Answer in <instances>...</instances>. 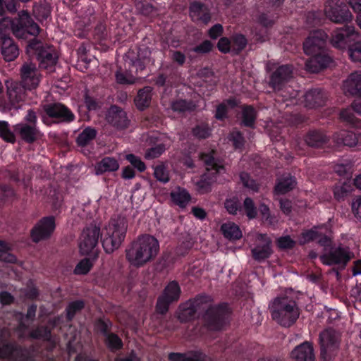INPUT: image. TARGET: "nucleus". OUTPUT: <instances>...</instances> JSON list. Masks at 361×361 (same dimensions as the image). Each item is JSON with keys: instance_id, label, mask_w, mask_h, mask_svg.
<instances>
[{"instance_id": "obj_59", "label": "nucleus", "mask_w": 361, "mask_h": 361, "mask_svg": "<svg viewBox=\"0 0 361 361\" xmlns=\"http://www.w3.org/2000/svg\"><path fill=\"white\" fill-rule=\"evenodd\" d=\"M154 175L161 182L167 183L169 180V173L163 165H159L155 167Z\"/></svg>"}, {"instance_id": "obj_48", "label": "nucleus", "mask_w": 361, "mask_h": 361, "mask_svg": "<svg viewBox=\"0 0 361 361\" xmlns=\"http://www.w3.org/2000/svg\"><path fill=\"white\" fill-rule=\"evenodd\" d=\"M85 307V303L82 300H75L68 304L66 307L67 319L72 320L75 314L82 310Z\"/></svg>"}, {"instance_id": "obj_45", "label": "nucleus", "mask_w": 361, "mask_h": 361, "mask_svg": "<svg viewBox=\"0 0 361 361\" xmlns=\"http://www.w3.org/2000/svg\"><path fill=\"white\" fill-rule=\"evenodd\" d=\"M247 44L246 37L242 34H235L232 36L233 51L238 54L243 50Z\"/></svg>"}, {"instance_id": "obj_8", "label": "nucleus", "mask_w": 361, "mask_h": 361, "mask_svg": "<svg viewBox=\"0 0 361 361\" xmlns=\"http://www.w3.org/2000/svg\"><path fill=\"white\" fill-rule=\"evenodd\" d=\"M40 28L29 13L22 11L18 18H14L13 35L19 39H27L29 36L36 37Z\"/></svg>"}, {"instance_id": "obj_11", "label": "nucleus", "mask_w": 361, "mask_h": 361, "mask_svg": "<svg viewBox=\"0 0 361 361\" xmlns=\"http://www.w3.org/2000/svg\"><path fill=\"white\" fill-rule=\"evenodd\" d=\"M21 84L29 90H33L38 87L42 75L35 63L32 61L25 62L20 70Z\"/></svg>"}, {"instance_id": "obj_30", "label": "nucleus", "mask_w": 361, "mask_h": 361, "mask_svg": "<svg viewBox=\"0 0 361 361\" xmlns=\"http://www.w3.org/2000/svg\"><path fill=\"white\" fill-rule=\"evenodd\" d=\"M119 169V164L114 157H106L95 165L97 174H102L106 172L116 171Z\"/></svg>"}, {"instance_id": "obj_19", "label": "nucleus", "mask_w": 361, "mask_h": 361, "mask_svg": "<svg viewBox=\"0 0 361 361\" xmlns=\"http://www.w3.org/2000/svg\"><path fill=\"white\" fill-rule=\"evenodd\" d=\"M13 130L20 138L28 144L37 141L40 137L37 126L20 123L13 126Z\"/></svg>"}, {"instance_id": "obj_27", "label": "nucleus", "mask_w": 361, "mask_h": 361, "mask_svg": "<svg viewBox=\"0 0 361 361\" xmlns=\"http://www.w3.org/2000/svg\"><path fill=\"white\" fill-rule=\"evenodd\" d=\"M359 137L358 135L352 131L342 130L333 135V140L338 145L353 147L359 144Z\"/></svg>"}, {"instance_id": "obj_14", "label": "nucleus", "mask_w": 361, "mask_h": 361, "mask_svg": "<svg viewBox=\"0 0 361 361\" xmlns=\"http://www.w3.org/2000/svg\"><path fill=\"white\" fill-rule=\"evenodd\" d=\"M102 236L100 228L96 225H90L85 228L80 238V250L82 255H88L98 243Z\"/></svg>"}, {"instance_id": "obj_46", "label": "nucleus", "mask_w": 361, "mask_h": 361, "mask_svg": "<svg viewBox=\"0 0 361 361\" xmlns=\"http://www.w3.org/2000/svg\"><path fill=\"white\" fill-rule=\"evenodd\" d=\"M16 133L12 132L6 121H0V137L5 141L14 143L16 141Z\"/></svg>"}, {"instance_id": "obj_31", "label": "nucleus", "mask_w": 361, "mask_h": 361, "mask_svg": "<svg viewBox=\"0 0 361 361\" xmlns=\"http://www.w3.org/2000/svg\"><path fill=\"white\" fill-rule=\"evenodd\" d=\"M152 87L146 86L140 90L135 98V103L139 110H144L150 105Z\"/></svg>"}, {"instance_id": "obj_56", "label": "nucleus", "mask_w": 361, "mask_h": 361, "mask_svg": "<svg viewBox=\"0 0 361 361\" xmlns=\"http://www.w3.org/2000/svg\"><path fill=\"white\" fill-rule=\"evenodd\" d=\"M92 267V263L90 259L85 258L82 259L75 267L74 273L75 274H86Z\"/></svg>"}, {"instance_id": "obj_20", "label": "nucleus", "mask_w": 361, "mask_h": 361, "mask_svg": "<svg viewBox=\"0 0 361 361\" xmlns=\"http://www.w3.org/2000/svg\"><path fill=\"white\" fill-rule=\"evenodd\" d=\"M189 13L193 21H199L204 24L209 23L212 18L209 8L200 1H194L190 4Z\"/></svg>"}, {"instance_id": "obj_24", "label": "nucleus", "mask_w": 361, "mask_h": 361, "mask_svg": "<svg viewBox=\"0 0 361 361\" xmlns=\"http://www.w3.org/2000/svg\"><path fill=\"white\" fill-rule=\"evenodd\" d=\"M149 53V51L146 49L143 50L140 49L137 54L133 51H129L126 54V61L129 65L135 67L136 71H143L145 68L147 62L149 61L147 56Z\"/></svg>"}, {"instance_id": "obj_6", "label": "nucleus", "mask_w": 361, "mask_h": 361, "mask_svg": "<svg viewBox=\"0 0 361 361\" xmlns=\"http://www.w3.org/2000/svg\"><path fill=\"white\" fill-rule=\"evenodd\" d=\"M229 315L226 304L209 306L203 315L204 326L209 330L219 331L226 324Z\"/></svg>"}, {"instance_id": "obj_64", "label": "nucleus", "mask_w": 361, "mask_h": 361, "mask_svg": "<svg viewBox=\"0 0 361 361\" xmlns=\"http://www.w3.org/2000/svg\"><path fill=\"white\" fill-rule=\"evenodd\" d=\"M115 76L117 82L123 85L134 84L137 80L133 75H126L124 73L121 72H116Z\"/></svg>"}, {"instance_id": "obj_15", "label": "nucleus", "mask_w": 361, "mask_h": 361, "mask_svg": "<svg viewBox=\"0 0 361 361\" xmlns=\"http://www.w3.org/2000/svg\"><path fill=\"white\" fill-rule=\"evenodd\" d=\"M55 228V218L53 216L42 218L30 231L31 238L35 243L47 239Z\"/></svg>"}, {"instance_id": "obj_39", "label": "nucleus", "mask_w": 361, "mask_h": 361, "mask_svg": "<svg viewBox=\"0 0 361 361\" xmlns=\"http://www.w3.org/2000/svg\"><path fill=\"white\" fill-rule=\"evenodd\" d=\"M14 18L5 17L0 19V39L6 40L10 37L11 32L13 34Z\"/></svg>"}, {"instance_id": "obj_13", "label": "nucleus", "mask_w": 361, "mask_h": 361, "mask_svg": "<svg viewBox=\"0 0 361 361\" xmlns=\"http://www.w3.org/2000/svg\"><path fill=\"white\" fill-rule=\"evenodd\" d=\"M42 109L49 118L55 119V123H71L75 120L73 113L60 102L44 104Z\"/></svg>"}, {"instance_id": "obj_23", "label": "nucleus", "mask_w": 361, "mask_h": 361, "mask_svg": "<svg viewBox=\"0 0 361 361\" xmlns=\"http://www.w3.org/2000/svg\"><path fill=\"white\" fill-rule=\"evenodd\" d=\"M305 144L313 148H320L329 141V137L320 130H310L304 136Z\"/></svg>"}, {"instance_id": "obj_58", "label": "nucleus", "mask_w": 361, "mask_h": 361, "mask_svg": "<svg viewBox=\"0 0 361 361\" xmlns=\"http://www.w3.org/2000/svg\"><path fill=\"white\" fill-rule=\"evenodd\" d=\"M277 246L282 250L292 249L295 245V241L290 235L280 237L276 241Z\"/></svg>"}, {"instance_id": "obj_2", "label": "nucleus", "mask_w": 361, "mask_h": 361, "mask_svg": "<svg viewBox=\"0 0 361 361\" xmlns=\"http://www.w3.org/2000/svg\"><path fill=\"white\" fill-rule=\"evenodd\" d=\"M159 251L158 240L149 234H143L133 241L126 250V258L130 265L141 267L154 260Z\"/></svg>"}, {"instance_id": "obj_44", "label": "nucleus", "mask_w": 361, "mask_h": 361, "mask_svg": "<svg viewBox=\"0 0 361 361\" xmlns=\"http://www.w3.org/2000/svg\"><path fill=\"white\" fill-rule=\"evenodd\" d=\"M210 298L205 295H197L195 298L189 300L188 302L190 303L193 309L197 312L204 310L209 305Z\"/></svg>"}, {"instance_id": "obj_37", "label": "nucleus", "mask_w": 361, "mask_h": 361, "mask_svg": "<svg viewBox=\"0 0 361 361\" xmlns=\"http://www.w3.org/2000/svg\"><path fill=\"white\" fill-rule=\"evenodd\" d=\"M171 197L176 204L183 208L185 207L191 198L188 192L180 188H178L176 190L171 192Z\"/></svg>"}, {"instance_id": "obj_60", "label": "nucleus", "mask_w": 361, "mask_h": 361, "mask_svg": "<svg viewBox=\"0 0 361 361\" xmlns=\"http://www.w3.org/2000/svg\"><path fill=\"white\" fill-rule=\"evenodd\" d=\"M171 303L172 302L168 300L162 295H161L160 297H159L157 302V312L161 314H166L169 310V307Z\"/></svg>"}, {"instance_id": "obj_62", "label": "nucleus", "mask_w": 361, "mask_h": 361, "mask_svg": "<svg viewBox=\"0 0 361 361\" xmlns=\"http://www.w3.org/2000/svg\"><path fill=\"white\" fill-rule=\"evenodd\" d=\"M302 237L304 239V243L313 240H317L320 236V232L316 230V227L312 229L305 231L302 233Z\"/></svg>"}, {"instance_id": "obj_51", "label": "nucleus", "mask_w": 361, "mask_h": 361, "mask_svg": "<svg viewBox=\"0 0 361 361\" xmlns=\"http://www.w3.org/2000/svg\"><path fill=\"white\" fill-rule=\"evenodd\" d=\"M0 261L7 263H15L17 261L16 257L8 251L6 243L1 240H0Z\"/></svg>"}, {"instance_id": "obj_34", "label": "nucleus", "mask_w": 361, "mask_h": 361, "mask_svg": "<svg viewBox=\"0 0 361 361\" xmlns=\"http://www.w3.org/2000/svg\"><path fill=\"white\" fill-rule=\"evenodd\" d=\"M296 180L290 174L283 176L275 186V190L279 194H286L292 190L296 185Z\"/></svg>"}, {"instance_id": "obj_61", "label": "nucleus", "mask_w": 361, "mask_h": 361, "mask_svg": "<svg viewBox=\"0 0 361 361\" xmlns=\"http://www.w3.org/2000/svg\"><path fill=\"white\" fill-rule=\"evenodd\" d=\"M17 350V346L12 343H6L0 346V357H11Z\"/></svg>"}, {"instance_id": "obj_5", "label": "nucleus", "mask_w": 361, "mask_h": 361, "mask_svg": "<svg viewBox=\"0 0 361 361\" xmlns=\"http://www.w3.org/2000/svg\"><path fill=\"white\" fill-rule=\"evenodd\" d=\"M357 37L358 33L355 31V27L346 25L334 31L331 43L334 47L341 49L348 46V52L351 60L354 62L361 63V41L348 45Z\"/></svg>"}, {"instance_id": "obj_12", "label": "nucleus", "mask_w": 361, "mask_h": 361, "mask_svg": "<svg viewBox=\"0 0 361 361\" xmlns=\"http://www.w3.org/2000/svg\"><path fill=\"white\" fill-rule=\"evenodd\" d=\"M293 78V66L288 64L281 65L270 74L269 86L274 91H280Z\"/></svg>"}, {"instance_id": "obj_40", "label": "nucleus", "mask_w": 361, "mask_h": 361, "mask_svg": "<svg viewBox=\"0 0 361 361\" xmlns=\"http://www.w3.org/2000/svg\"><path fill=\"white\" fill-rule=\"evenodd\" d=\"M171 108L173 111L184 113L194 111L196 109V105L192 101L180 99L171 102Z\"/></svg>"}, {"instance_id": "obj_18", "label": "nucleus", "mask_w": 361, "mask_h": 361, "mask_svg": "<svg viewBox=\"0 0 361 361\" xmlns=\"http://www.w3.org/2000/svg\"><path fill=\"white\" fill-rule=\"evenodd\" d=\"M39 61V67L52 73L58 61V56L52 47H42L37 55Z\"/></svg>"}, {"instance_id": "obj_21", "label": "nucleus", "mask_w": 361, "mask_h": 361, "mask_svg": "<svg viewBox=\"0 0 361 361\" xmlns=\"http://www.w3.org/2000/svg\"><path fill=\"white\" fill-rule=\"evenodd\" d=\"M343 90L345 94L361 97V71L350 73L343 81Z\"/></svg>"}, {"instance_id": "obj_26", "label": "nucleus", "mask_w": 361, "mask_h": 361, "mask_svg": "<svg viewBox=\"0 0 361 361\" xmlns=\"http://www.w3.org/2000/svg\"><path fill=\"white\" fill-rule=\"evenodd\" d=\"M25 89L22 84L11 82L7 86V95L11 105L18 109V104L25 98Z\"/></svg>"}, {"instance_id": "obj_63", "label": "nucleus", "mask_w": 361, "mask_h": 361, "mask_svg": "<svg viewBox=\"0 0 361 361\" xmlns=\"http://www.w3.org/2000/svg\"><path fill=\"white\" fill-rule=\"evenodd\" d=\"M212 48L213 44L209 40H205L200 44L192 48L191 51L198 54H207L211 51Z\"/></svg>"}, {"instance_id": "obj_35", "label": "nucleus", "mask_w": 361, "mask_h": 361, "mask_svg": "<svg viewBox=\"0 0 361 361\" xmlns=\"http://www.w3.org/2000/svg\"><path fill=\"white\" fill-rule=\"evenodd\" d=\"M257 118V111L252 106L245 105L242 107L241 123L249 128H253Z\"/></svg>"}, {"instance_id": "obj_53", "label": "nucleus", "mask_w": 361, "mask_h": 361, "mask_svg": "<svg viewBox=\"0 0 361 361\" xmlns=\"http://www.w3.org/2000/svg\"><path fill=\"white\" fill-rule=\"evenodd\" d=\"M350 191L351 186L346 183L341 185H336L334 189L335 198L338 200H343Z\"/></svg>"}, {"instance_id": "obj_1", "label": "nucleus", "mask_w": 361, "mask_h": 361, "mask_svg": "<svg viewBox=\"0 0 361 361\" xmlns=\"http://www.w3.org/2000/svg\"><path fill=\"white\" fill-rule=\"evenodd\" d=\"M327 34L322 30L311 32L303 42L305 54L312 56L305 62L306 70L311 73H318L332 62L326 48Z\"/></svg>"}, {"instance_id": "obj_49", "label": "nucleus", "mask_w": 361, "mask_h": 361, "mask_svg": "<svg viewBox=\"0 0 361 361\" xmlns=\"http://www.w3.org/2000/svg\"><path fill=\"white\" fill-rule=\"evenodd\" d=\"M240 179L244 187L252 190L254 192H257L259 188V185L252 179L250 174L246 172L240 173Z\"/></svg>"}, {"instance_id": "obj_47", "label": "nucleus", "mask_w": 361, "mask_h": 361, "mask_svg": "<svg viewBox=\"0 0 361 361\" xmlns=\"http://www.w3.org/2000/svg\"><path fill=\"white\" fill-rule=\"evenodd\" d=\"M224 207L230 214L235 215L241 210V204L238 197H233L225 200Z\"/></svg>"}, {"instance_id": "obj_41", "label": "nucleus", "mask_w": 361, "mask_h": 361, "mask_svg": "<svg viewBox=\"0 0 361 361\" xmlns=\"http://www.w3.org/2000/svg\"><path fill=\"white\" fill-rule=\"evenodd\" d=\"M29 337L32 339H39L44 341H51V330L45 326H39L32 330L29 334Z\"/></svg>"}, {"instance_id": "obj_42", "label": "nucleus", "mask_w": 361, "mask_h": 361, "mask_svg": "<svg viewBox=\"0 0 361 361\" xmlns=\"http://www.w3.org/2000/svg\"><path fill=\"white\" fill-rule=\"evenodd\" d=\"M97 131L92 128H85L78 136L76 142L80 147H85L95 138Z\"/></svg>"}, {"instance_id": "obj_32", "label": "nucleus", "mask_w": 361, "mask_h": 361, "mask_svg": "<svg viewBox=\"0 0 361 361\" xmlns=\"http://www.w3.org/2000/svg\"><path fill=\"white\" fill-rule=\"evenodd\" d=\"M170 361H209L206 355L195 352L189 355L178 353H171L169 355Z\"/></svg>"}, {"instance_id": "obj_52", "label": "nucleus", "mask_w": 361, "mask_h": 361, "mask_svg": "<svg viewBox=\"0 0 361 361\" xmlns=\"http://www.w3.org/2000/svg\"><path fill=\"white\" fill-rule=\"evenodd\" d=\"M259 210L262 215V219L269 225H274L276 223V220L274 216L270 214L269 207L264 203H261L259 206Z\"/></svg>"}, {"instance_id": "obj_17", "label": "nucleus", "mask_w": 361, "mask_h": 361, "mask_svg": "<svg viewBox=\"0 0 361 361\" xmlns=\"http://www.w3.org/2000/svg\"><path fill=\"white\" fill-rule=\"evenodd\" d=\"M105 118L109 124L118 130L126 129L130 124V120L126 111L116 105H111L109 107Z\"/></svg>"}, {"instance_id": "obj_36", "label": "nucleus", "mask_w": 361, "mask_h": 361, "mask_svg": "<svg viewBox=\"0 0 361 361\" xmlns=\"http://www.w3.org/2000/svg\"><path fill=\"white\" fill-rule=\"evenodd\" d=\"M221 231L225 238L229 240H238L242 237L239 227L234 223H226L221 225Z\"/></svg>"}, {"instance_id": "obj_3", "label": "nucleus", "mask_w": 361, "mask_h": 361, "mask_svg": "<svg viewBox=\"0 0 361 361\" xmlns=\"http://www.w3.org/2000/svg\"><path fill=\"white\" fill-rule=\"evenodd\" d=\"M127 230L128 220L124 216L116 215L110 219L102 234V246L106 253H112L121 247Z\"/></svg>"}, {"instance_id": "obj_4", "label": "nucleus", "mask_w": 361, "mask_h": 361, "mask_svg": "<svg viewBox=\"0 0 361 361\" xmlns=\"http://www.w3.org/2000/svg\"><path fill=\"white\" fill-rule=\"evenodd\" d=\"M271 317L280 325L289 327L300 316L296 302L288 296L274 298L269 306Z\"/></svg>"}, {"instance_id": "obj_9", "label": "nucleus", "mask_w": 361, "mask_h": 361, "mask_svg": "<svg viewBox=\"0 0 361 361\" xmlns=\"http://www.w3.org/2000/svg\"><path fill=\"white\" fill-rule=\"evenodd\" d=\"M324 11L326 18L337 24H347L353 20L348 6L341 0H328Z\"/></svg>"}, {"instance_id": "obj_43", "label": "nucleus", "mask_w": 361, "mask_h": 361, "mask_svg": "<svg viewBox=\"0 0 361 361\" xmlns=\"http://www.w3.org/2000/svg\"><path fill=\"white\" fill-rule=\"evenodd\" d=\"M201 159L207 166V172H214V173H219L221 171H224V167L216 163L214 158L207 154H201Z\"/></svg>"}, {"instance_id": "obj_10", "label": "nucleus", "mask_w": 361, "mask_h": 361, "mask_svg": "<svg viewBox=\"0 0 361 361\" xmlns=\"http://www.w3.org/2000/svg\"><path fill=\"white\" fill-rule=\"evenodd\" d=\"M354 257V254L348 247L338 246L329 253L320 256L324 264L331 266L338 265L340 269H344L349 261Z\"/></svg>"}, {"instance_id": "obj_28", "label": "nucleus", "mask_w": 361, "mask_h": 361, "mask_svg": "<svg viewBox=\"0 0 361 361\" xmlns=\"http://www.w3.org/2000/svg\"><path fill=\"white\" fill-rule=\"evenodd\" d=\"M1 52L5 61H12L19 55V49L12 38H7L1 41Z\"/></svg>"}, {"instance_id": "obj_38", "label": "nucleus", "mask_w": 361, "mask_h": 361, "mask_svg": "<svg viewBox=\"0 0 361 361\" xmlns=\"http://www.w3.org/2000/svg\"><path fill=\"white\" fill-rule=\"evenodd\" d=\"M180 294V288L179 285L176 281H171L164 288L161 295L170 302H173L178 300Z\"/></svg>"}, {"instance_id": "obj_16", "label": "nucleus", "mask_w": 361, "mask_h": 361, "mask_svg": "<svg viewBox=\"0 0 361 361\" xmlns=\"http://www.w3.org/2000/svg\"><path fill=\"white\" fill-rule=\"evenodd\" d=\"M271 244V238L266 234H258L255 246L251 250L252 258L259 262L269 258L273 253Z\"/></svg>"}, {"instance_id": "obj_22", "label": "nucleus", "mask_w": 361, "mask_h": 361, "mask_svg": "<svg viewBox=\"0 0 361 361\" xmlns=\"http://www.w3.org/2000/svg\"><path fill=\"white\" fill-rule=\"evenodd\" d=\"M293 361H314L315 357L312 343L305 341L296 346L291 352Z\"/></svg>"}, {"instance_id": "obj_54", "label": "nucleus", "mask_w": 361, "mask_h": 361, "mask_svg": "<svg viewBox=\"0 0 361 361\" xmlns=\"http://www.w3.org/2000/svg\"><path fill=\"white\" fill-rule=\"evenodd\" d=\"M137 10L144 16H149L156 13L157 8L150 3L140 1L136 5Z\"/></svg>"}, {"instance_id": "obj_29", "label": "nucleus", "mask_w": 361, "mask_h": 361, "mask_svg": "<svg viewBox=\"0 0 361 361\" xmlns=\"http://www.w3.org/2000/svg\"><path fill=\"white\" fill-rule=\"evenodd\" d=\"M216 175L214 172H206L202 175L200 180L196 183L198 192L206 194L211 192L212 185L217 180Z\"/></svg>"}, {"instance_id": "obj_55", "label": "nucleus", "mask_w": 361, "mask_h": 361, "mask_svg": "<svg viewBox=\"0 0 361 361\" xmlns=\"http://www.w3.org/2000/svg\"><path fill=\"white\" fill-rule=\"evenodd\" d=\"M243 207L248 219H252L256 217L257 214V209L252 199L246 197L243 202Z\"/></svg>"}, {"instance_id": "obj_7", "label": "nucleus", "mask_w": 361, "mask_h": 361, "mask_svg": "<svg viewBox=\"0 0 361 361\" xmlns=\"http://www.w3.org/2000/svg\"><path fill=\"white\" fill-rule=\"evenodd\" d=\"M340 337V334L332 328L320 332V356L322 361H329L335 356L339 347Z\"/></svg>"}, {"instance_id": "obj_33", "label": "nucleus", "mask_w": 361, "mask_h": 361, "mask_svg": "<svg viewBox=\"0 0 361 361\" xmlns=\"http://www.w3.org/2000/svg\"><path fill=\"white\" fill-rule=\"evenodd\" d=\"M197 314V312L188 301L180 305L178 307L177 318L181 323H186L193 320Z\"/></svg>"}, {"instance_id": "obj_25", "label": "nucleus", "mask_w": 361, "mask_h": 361, "mask_svg": "<svg viewBox=\"0 0 361 361\" xmlns=\"http://www.w3.org/2000/svg\"><path fill=\"white\" fill-rule=\"evenodd\" d=\"M327 97V94L322 89L310 90L305 94V105L310 108L323 106Z\"/></svg>"}, {"instance_id": "obj_50", "label": "nucleus", "mask_w": 361, "mask_h": 361, "mask_svg": "<svg viewBox=\"0 0 361 361\" xmlns=\"http://www.w3.org/2000/svg\"><path fill=\"white\" fill-rule=\"evenodd\" d=\"M192 135L198 139H205L211 134V129L207 124L197 125L192 130Z\"/></svg>"}, {"instance_id": "obj_57", "label": "nucleus", "mask_w": 361, "mask_h": 361, "mask_svg": "<svg viewBox=\"0 0 361 361\" xmlns=\"http://www.w3.org/2000/svg\"><path fill=\"white\" fill-rule=\"evenodd\" d=\"M126 159L128 160L130 164L140 172H143L146 169L145 164L141 160L139 157L133 154H128L126 155Z\"/></svg>"}]
</instances>
